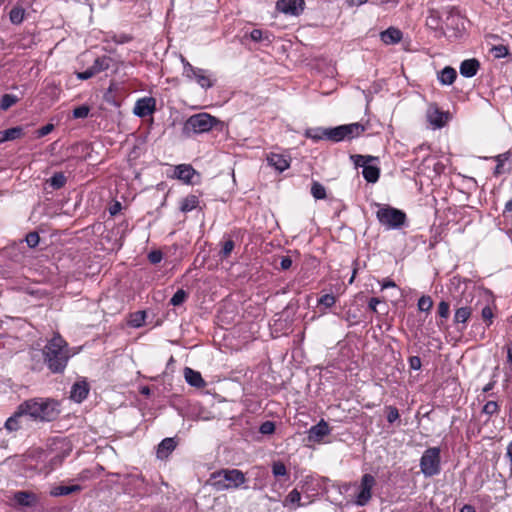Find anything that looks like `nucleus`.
I'll return each instance as SVG.
<instances>
[{"label": "nucleus", "mask_w": 512, "mask_h": 512, "mask_svg": "<svg viewBox=\"0 0 512 512\" xmlns=\"http://www.w3.org/2000/svg\"><path fill=\"white\" fill-rule=\"evenodd\" d=\"M44 363L53 374H62L72 357L68 343L59 335H54L42 349Z\"/></svg>", "instance_id": "obj_1"}, {"label": "nucleus", "mask_w": 512, "mask_h": 512, "mask_svg": "<svg viewBox=\"0 0 512 512\" xmlns=\"http://www.w3.org/2000/svg\"><path fill=\"white\" fill-rule=\"evenodd\" d=\"M21 413L35 421L51 422L60 414L59 403L52 398H32L21 403Z\"/></svg>", "instance_id": "obj_2"}, {"label": "nucleus", "mask_w": 512, "mask_h": 512, "mask_svg": "<svg viewBox=\"0 0 512 512\" xmlns=\"http://www.w3.org/2000/svg\"><path fill=\"white\" fill-rule=\"evenodd\" d=\"M247 482L245 473L239 469L224 468L213 472L210 475L209 483L216 491H225L231 489H246Z\"/></svg>", "instance_id": "obj_3"}, {"label": "nucleus", "mask_w": 512, "mask_h": 512, "mask_svg": "<svg viewBox=\"0 0 512 512\" xmlns=\"http://www.w3.org/2000/svg\"><path fill=\"white\" fill-rule=\"evenodd\" d=\"M220 121L208 113H198L190 116L184 123L182 133L185 137L192 134L209 132Z\"/></svg>", "instance_id": "obj_4"}, {"label": "nucleus", "mask_w": 512, "mask_h": 512, "mask_svg": "<svg viewBox=\"0 0 512 512\" xmlns=\"http://www.w3.org/2000/svg\"><path fill=\"white\" fill-rule=\"evenodd\" d=\"M376 218L379 223L387 229H399L405 225L407 221L405 212L389 205H379Z\"/></svg>", "instance_id": "obj_5"}, {"label": "nucleus", "mask_w": 512, "mask_h": 512, "mask_svg": "<svg viewBox=\"0 0 512 512\" xmlns=\"http://www.w3.org/2000/svg\"><path fill=\"white\" fill-rule=\"evenodd\" d=\"M365 131V127L356 122L346 125H340L333 128H326L327 140L332 142H340L345 139H353L360 136Z\"/></svg>", "instance_id": "obj_6"}, {"label": "nucleus", "mask_w": 512, "mask_h": 512, "mask_svg": "<svg viewBox=\"0 0 512 512\" xmlns=\"http://www.w3.org/2000/svg\"><path fill=\"white\" fill-rule=\"evenodd\" d=\"M439 447H430L424 451L420 459L421 472L426 477L438 475L441 471V457Z\"/></svg>", "instance_id": "obj_7"}, {"label": "nucleus", "mask_w": 512, "mask_h": 512, "mask_svg": "<svg viewBox=\"0 0 512 512\" xmlns=\"http://www.w3.org/2000/svg\"><path fill=\"white\" fill-rule=\"evenodd\" d=\"M183 74L186 78L194 79L199 86L204 89L213 87L215 80L211 78L208 70L192 66L184 57H182Z\"/></svg>", "instance_id": "obj_8"}, {"label": "nucleus", "mask_w": 512, "mask_h": 512, "mask_svg": "<svg viewBox=\"0 0 512 512\" xmlns=\"http://www.w3.org/2000/svg\"><path fill=\"white\" fill-rule=\"evenodd\" d=\"M376 484L375 477L371 474H364L355 494V503L358 506H365L372 498V489Z\"/></svg>", "instance_id": "obj_9"}, {"label": "nucleus", "mask_w": 512, "mask_h": 512, "mask_svg": "<svg viewBox=\"0 0 512 512\" xmlns=\"http://www.w3.org/2000/svg\"><path fill=\"white\" fill-rule=\"evenodd\" d=\"M305 6L304 0H278L276 7L280 12L290 15H299Z\"/></svg>", "instance_id": "obj_10"}, {"label": "nucleus", "mask_w": 512, "mask_h": 512, "mask_svg": "<svg viewBox=\"0 0 512 512\" xmlns=\"http://www.w3.org/2000/svg\"><path fill=\"white\" fill-rule=\"evenodd\" d=\"M133 111L135 115L142 118L151 115L155 111V99L144 97L137 100Z\"/></svg>", "instance_id": "obj_11"}, {"label": "nucleus", "mask_w": 512, "mask_h": 512, "mask_svg": "<svg viewBox=\"0 0 512 512\" xmlns=\"http://www.w3.org/2000/svg\"><path fill=\"white\" fill-rule=\"evenodd\" d=\"M330 431L328 423L322 419L309 429L308 438L310 441L320 442L325 436L330 434Z\"/></svg>", "instance_id": "obj_12"}, {"label": "nucleus", "mask_w": 512, "mask_h": 512, "mask_svg": "<svg viewBox=\"0 0 512 512\" xmlns=\"http://www.w3.org/2000/svg\"><path fill=\"white\" fill-rule=\"evenodd\" d=\"M427 119L435 128H441L448 120V113L440 111L436 106H431L427 111Z\"/></svg>", "instance_id": "obj_13"}, {"label": "nucleus", "mask_w": 512, "mask_h": 512, "mask_svg": "<svg viewBox=\"0 0 512 512\" xmlns=\"http://www.w3.org/2000/svg\"><path fill=\"white\" fill-rule=\"evenodd\" d=\"M89 393V385L86 381H77L73 384L70 398L75 402H82L84 399L87 398Z\"/></svg>", "instance_id": "obj_14"}, {"label": "nucleus", "mask_w": 512, "mask_h": 512, "mask_svg": "<svg viewBox=\"0 0 512 512\" xmlns=\"http://www.w3.org/2000/svg\"><path fill=\"white\" fill-rule=\"evenodd\" d=\"M268 164L274 167L277 171L283 172L290 166L289 159L282 154L270 153L267 156Z\"/></svg>", "instance_id": "obj_15"}, {"label": "nucleus", "mask_w": 512, "mask_h": 512, "mask_svg": "<svg viewBox=\"0 0 512 512\" xmlns=\"http://www.w3.org/2000/svg\"><path fill=\"white\" fill-rule=\"evenodd\" d=\"M480 63L477 59L471 58L461 62L459 70L460 74L464 77L470 78L477 74Z\"/></svg>", "instance_id": "obj_16"}, {"label": "nucleus", "mask_w": 512, "mask_h": 512, "mask_svg": "<svg viewBox=\"0 0 512 512\" xmlns=\"http://www.w3.org/2000/svg\"><path fill=\"white\" fill-rule=\"evenodd\" d=\"M175 177L185 183H192V178L196 174L194 168L189 164H180L175 167Z\"/></svg>", "instance_id": "obj_17"}, {"label": "nucleus", "mask_w": 512, "mask_h": 512, "mask_svg": "<svg viewBox=\"0 0 512 512\" xmlns=\"http://www.w3.org/2000/svg\"><path fill=\"white\" fill-rule=\"evenodd\" d=\"M184 377H185L186 382L193 387L202 388L206 385L200 372L195 371L189 367H186L184 369Z\"/></svg>", "instance_id": "obj_18"}, {"label": "nucleus", "mask_w": 512, "mask_h": 512, "mask_svg": "<svg viewBox=\"0 0 512 512\" xmlns=\"http://www.w3.org/2000/svg\"><path fill=\"white\" fill-rule=\"evenodd\" d=\"M14 500L19 505L24 507H32L38 501L37 496L34 493L28 491H17L14 494Z\"/></svg>", "instance_id": "obj_19"}, {"label": "nucleus", "mask_w": 512, "mask_h": 512, "mask_svg": "<svg viewBox=\"0 0 512 512\" xmlns=\"http://www.w3.org/2000/svg\"><path fill=\"white\" fill-rule=\"evenodd\" d=\"M176 448V442L173 438L163 439L157 448V457L159 459L167 458Z\"/></svg>", "instance_id": "obj_20"}, {"label": "nucleus", "mask_w": 512, "mask_h": 512, "mask_svg": "<svg viewBox=\"0 0 512 512\" xmlns=\"http://www.w3.org/2000/svg\"><path fill=\"white\" fill-rule=\"evenodd\" d=\"M380 37L385 44H396L401 41L402 32L397 28L390 27L381 32Z\"/></svg>", "instance_id": "obj_21"}, {"label": "nucleus", "mask_w": 512, "mask_h": 512, "mask_svg": "<svg viewBox=\"0 0 512 512\" xmlns=\"http://www.w3.org/2000/svg\"><path fill=\"white\" fill-rule=\"evenodd\" d=\"M82 490V486L80 485H70L64 486L59 485L55 486L51 489L50 495L53 497L66 496L72 493L80 492Z\"/></svg>", "instance_id": "obj_22"}, {"label": "nucleus", "mask_w": 512, "mask_h": 512, "mask_svg": "<svg viewBox=\"0 0 512 512\" xmlns=\"http://www.w3.org/2000/svg\"><path fill=\"white\" fill-rule=\"evenodd\" d=\"M112 63H113V59L109 56L104 55L101 57H97L94 60L91 68L96 75L102 71L108 70L111 67Z\"/></svg>", "instance_id": "obj_23"}, {"label": "nucleus", "mask_w": 512, "mask_h": 512, "mask_svg": "<svg viewBox=\"0 0 512 512\" xmlns=\"http://www.w3.org/2000/svg\"><path fill=\"white\" fill-rule=\"evenodd\" d=\"M23 135V129L20 126L12 127L0 131V143L12 141L20 138Z\"/></svg>", "instance_id": "obj_24"}, {"label": "nucleus", "mask_w": 512, "mask_h": 512, "mask_svg": "<svg viewBox=\"0 0 512 512\" xmlns=\"http://www.w3.org/2000/svg\"><path fill=\"white\" fill-rule=\"evenodd\" d=\"M456 77V70L450 66L445 67L438 74V79L443 85H451L455 81Z\"/></svg>", "instance_id": "obj_25"}, {"label": "nucleus", "mask_w": 512, "mask_h": 512, "mask_svg": "<svg viewBox=\"0 0 512 512\" xmlns=\"http://www.w3.org/2000/svg\"><path fill=\"white\" fill-rule=\"evenodd\" d=\"M364 179L369 183H375L379 179L380 176V170L377 166L371 165L370 163L368 165L364 166V169L362 171Z\"/></svg>", "instance_id": "obj_26"}, {"label": "nucleus", "mask_w": 512, "mask_h": 512, "mask_svg": "<svg viewBox=\"0 0 512 512\" xmlns=\"http://www.w3.org/2000/svg\"><path fill=\"white\" fill-rule=\"evenodd\" d=\"M471 314H472L471 307L464 306V307L457 308L455 311V314H454V323L455 324H463L465 326V324L471 317Z\"/></svg>", "instance_id": "obj_27"}, {"label": "nucleus", "mask_w": 512, "mask_h": 512, "mask_svg": "<svg viewBox=\"0 0 512 512\" xmlns=\"http://www.w3.org/2000/svg\"><path fill=\"white\" fill-rule=\"evenodd\" d=\"M26 415V413H21V404L18 406L17 411L9 417L5 422V427L9 431H16L20 428L19 419Z\"/></svg>", "instance_id": "obj_28"}, {"label": "nucleus", "mask_w": 512, "mask_h": 512, "mask_svg": "<svg viewBox=\"0 0 512 512\" xmlns=\"http://www.w3.org/2000/svg\"><path fill=\"white\" fill-rule=\"evenodd\" d=\"M199 204V199L196 195H188L181 201L180 210L184 213L190 212L195 209Z\"/></svg>", "instance_id": "obj_29"}, {"label": "nucleus", "mask_w": 512, "mask_h": 512, "mask_svg": "<svg viewBox=\"0 0 512 512\" xmlns=\"http://www.w3.org/2000/svg\"><path fill=\"white\" fill-rule=\"evenodd\" d=\"M270 37L271 33H269L268 31H263L261 29H253L250 32V38L254 42H266V44L268 45L271 43Z\"/></svg>", "instance_id": "obj_30"}, {"label": "nucleus", "mask_w": 512, "mask_h": 512, "mask_svg": "<svg viewBox=\"0 0 512 512\" xmlns=\"http://www.w3.org/2000/svg\"><path fill=\"white\" fill-rule=\"evenodd\" d=\"M66 181L67 178L62 172H56L47 180V183H49L53 189L58 190L66 184Z\"/></svg>", "instance_id": "obj_31"}, {"label": "nucleus", "mask_w": 512, "mask_h": 512, "mask_svg": "<svg viewBox=\"0 0 512 512\" xmlns=\"http://www.w3.org/2000/svg\"><path fill=\"white\" fill-rule=\"evenodd\" d=\"M305 136L307 138H310V139L316 141V142L323 140V139L327 140L326 128L317 127V128L307 129L305 131Z\"/></svg>", "instance_id": "obj_32"}, {"label": "nucleus", "mask_w": 512, "mask_h": 512, "mask_svg": "<svg viewBox=\"0 0 512 512\" xmlns=\"http://www.w3.org/2000/svg\"><path fill=\"white\" fill-rule=\"evenodd\" d=\"M351 160L355 166L362 167L364 169L365 165H368L372 161L378 160V158L370 155H351Z\"/></svg>", "instance_id": "obj_33"}, {"label": "nucleus", "mask_w": 512, "mask_h": 512, "mask_svg": "<svg viewBox=\"0 0 512 512\" xmlns=\"http://www.w3.org/2000/svg\"><path fill=\"white\" fill-rule=\"evenodd\" d=\"M235 243L232 239H227L222 243L219 257L221 260L228 258L234 250Z\"/></svg>", "instance_id": "obj_34"}, {"label": "nucleus", "mask_w": 512, "mask_h": 512, "mask_svg": "<svg viewBox=\"0 0 512 512\" xmlns=\"http://www.w3.org/2000/svg\"><path fill=\"white\" fill-rule=\"evenodd\" d=\"M272 474L278 477H288L289 473L285 464L281 461H274L272 463Z\"/></svg>", "instance_id": "obj_35"}, {"label": "nucleus", "mask_w": 512, "mask_h": 512, "mask_svg": "<svg viewBox=\"0 0 512 512\" xmlns=\"http://www.w3.org/2000/svg\"><path fill=\"white\" fill-rule=\"evenodd\" d=\"M145 319H146V312L145 311H137V312L131 314L129 324L134 328H139L144 324Z\"/></svg>", "instance_id": "obj_36"}, {"label": "nucleus", "mask_w": 512, "mask_h": 512, "mask_svg": "<svg viewBox=\"0 0 512 512\" xmlns=\"http://www.w3.org/2000/svg\"><path fill=\"white\" fill-rule=\"evenodd\" d=\"M511 152L507 151L505 153L497 155L494 159L497 162V165L494 169V175L498 176L502 173V167L505 161H508L510 159Z\"/></svg>", "instance_id": "obj_37"}, {"label": "nucleus", "mask_w": 512, "mask_h": 512, "mask_svg": "<svg viewBox=\"0 0 512 512\" xmlns=\"http://www.w3.org/2000/svg\"><path fill=\"white\" fill-rule=\"evenodd\" d=\"M311 194L315 199H325L326 189L321 183L314 181L311 186Z\"/></svg>", "instance_id": "obj_38"}, {"label": "nucleus", "mask_w": 512, "mask_h": 512, "mask_svg": "<svg viewBox=\"0 0 512 512\" xmlns=\"http://www.w3.org/2000/svg\"><path fill=\"white\" fill-rule=\"evenodd\" d=\"M18 102V97L13 94H4L1 97L0 108L2 110H8L11 106Z\"/></svg>", "instance_id": "obj_39"}, {"label": "nucleus", "mask_w": 512, "mask_h": 512, "mask_svg": "<svg viewBox=\"0 0 512 512\" xmlns=\"http://www.w3.org/2000/svg\"><path fill=\"white\" fill-rule=\"evenodd\" d=\"M188 297V293L183 289H178L170 299V304L173 306H179L185 302Z\"/></svg>", "instance_id": "obj_40"}, {"label": "nucleus", "mask_w": 512, "mask_h": 512, "mask_svg": "<svg viewBox=\"0 0 512 512\" xmlns=\"http://www.w3.org/2000/svg\"><path fill=\"white\" fill-rule=\"evenodd\" d=\"M417 306L420 311L428 312L433 307V301L430 296L423 295L419 298Z\"/></svg>", "instance_id": "obj_41"}, {"label": "nucleus", "mask_w": 512, "mask_h": 512, "mask_svg": "<svg viewBox=\"0 0 512 512\" xmlns=\"http://www.w3.org/2000/svg\"><path fill=\"white\" fill-rule=\"evenodd\" d=\"M426 24L431 29H438L440 27V17L437 11H431L427 17Z\"/></svg>", "instance_id": "obj_42"}, {"label": "nucleus", "mask_w": 512, "mask_h": 512, "mask_svg": "<svg viewBox=\"0 0 512 512\" xmlns=\"http://www.w3.org/2000/svg\"><path fill=\"white\" fill-rule=\"evenodd\" d=\"M9 16L13 24H20L24 20V10L15 7L10 11Z\"/></svg>", "instance_id": "obj_43"}, {"label": "nucleus", "mask_w": 512, "mask_h": 512, "mask_svg": "<svg viewBox=\"0 0 512 512\" xmlns=\"http://www.w3.org/2000/svg\"><path fill=\"white\" fill-rule=\"evenodd\" d=\"M335 302H336V298L333 294L322 295L318 300V304H321V305L325 306L326 308L332 307L335 304Z\"/></svg>", "instance_id": "obj_44"}, {"label": "nucleus", "mask_w": 512, "mask_h": 512, "mask_svg": "<svg viewBox=\"0 0 512 512\" xmlns=\"http://www.w3.org/2000/svg\"><path fill=\"white\" fill-rule=\"evenodd\" d=\"M301 500V494L297 489H293L285 499V505L287 504H298Z\"/></svg>", "instance_id": "obj_45"}, {"label": "nucleus", "mask_w": 512, "mask_h": 512, "mask_svg": "<svg viewBox=\"0 0 512 512\" xmlns=\"http://www.w3.org/2000/svg\"><path fill=\"white\" fill-rule=\"evenodd\" d=\"M89 111H90V109L86 105L78 106L73 110V117L76 119L86 118L89 114Z\"/></svg>", "instance_id": "obj_46"}, {"label": "nucleus", "mask_w": 512, "mask_h": 512, "mask_svg": "<svg viewBox=\"0 0 512 512\" xmlns=\"http://www.w3.org/2000/svg\"><path fill=\"white\" fill-rule=\"evenodd\" d=\"M437 313L438 315L441 317V318H444V319H447L449 317V314H450V306H449V303L446 302V301H441L439 304H438V310H437Z\"/></svg>", "instance_id": "obj_47"}, {"label": "nucleus", "mask_w": 512, "mask_h": 512, "mask_svg": "<svg viewBox=\"0 0 512 512\" xmlns=\"http://www.w3.org/2000/svg\"><path fill=\"white\" fill-rule=\"evenodd\" d=\"M482 319L487 323V326H490L493 322L494 313L490 306H485L481 311Z\"/></svg>", "instance_id": "obj_48"}, {"label": "nucleus", "mask_w": 512, "mask_h": 512, "mask_svg": "<svg viewBox=\"0 0 512 512\" xmlns=\"http://www.w3.org/2000/svg\"><path fill=\"white\" fill-rule=\"evenodd\" d=\"M25 240L30 248H35L39 244L40 237L37 232H30L27 234Z\"/></svg>", "instance_id": "obj_49"}, {"label": "nucleus", "mask_w": 512, "mask_h": 512, "mask_svg": "<svg viewBox=\"0 0 512 512\" xmlns=\"http://www.w3.org/2000/svg\"><path fill=\"white\" fill-rule=\"evenodd\" d=\"M387 421L389 423H394L396 420L399 419V411L394 406H388L387 408Z\"/></svg>", "instance_id": "obj_50"}, {"label": "nucleus", "mask_w": 512, "mask_h": 512, "mask_svg": "<svg viewBox=\"0 0 512 512\" xmlns=\"http://www.w3.org/2000/svg\"><path fill=\"white\" fill-rule=\"evenodd\" d=\"M259 431L264 435L272 434L275 431V424L272 421H265L261 424Z\"/></svg>", "instance_id": "obj_51"}, {"label": "nucleus", "mask_w": 512, "mask_h": 512, "mask_svg": "<svg viewBox=\"0 0 512 512\" xmlns=\"http://www.w3.org/2000/svg\"><path fill=\"white\" fill-rule=\"evenodd\" d=\"M498 404L495 401H488L484 407L483 412L487 415H493L498 411Z\"/></svg>", "instance_id": "obj_52"}, {"label": "nucleus", "mask_w": 512, "mask_h": 512, "mask_svg": "<svg viewBox=\"0 0 512 512\" xmlns=\"http://www.w3.org/2000/svg\"><path fill=\"white\" fill-rule=\"evenodd\" d=\"M163 258V254L161 251L159 250H154V251H151L149 254H148V260L152 263V264H157L159 262H161Z\"/></svg>", "instance_id": "obj_53"}, {"label": "nucleus", "mask_w": 512, "mask_h": 512, "mask_svg": "<svg viewBox=\"0 0 512 512\" xmlns=\"http://www.w3.org/2000/svg\"><path fill=\"white\" fill-rule=\"evenodd\" d=\"M76 76L79 80H87V79H90L92 78L93 76H95V73L94 71L92 70V68H88L87 70L83 71V72H77L76 73Z\"/></svg>", "instance_id": "obj_54"}, {"label": "nucleus", "mask_w": 512, "mask_h": 512, "mask_svg": "<svg viewBox=\"0 0 512 512\" xmlns=\"http://www.w3.org/2000/svg\"><path fill=\"white\" fill-rule=\"evenodd\" d=\"M409 366L413 370H419L421 368V359L418 356H411L409 357Z\"/></svg>", "instance_id": "obj_55"}, {"label": "nucleus", "mask_w": 512, "mask_h": 512, "mask_svg": "<svg viewBox=\"0 0 512 512\" xmlns=\"http://www.w3.org/2000/svg\"><path fill=\"white\" fill-rule=\"evenodd\" d=\"M54 129V125L53 124H46L44 125L43 127H41L40 129L37 130V136L38 137H44L46 135H48L50 132H52Z\"/></svg>", "instance_id": "obj_56"}, {"label": "nucleus", "mask_w": 512, "mask_h": 512, "mask_svg": "<svg viewBox=\"0 0 512 512\" xmlns=\"http://www.w3.org/2000/svg\"><path fill=\"white\" fill-rule=\"evenodd\" d=\"M114 42L118 43V44H124V43H128L132 40V37L129 36V35H126V34H120V35H116L114 36Z\"/></svg>", "instance_id": "obj_57"}, {"label": "nucleus", "mask_w": 512, "mask_h": 512, "mask_svg": "<svg viewBox=\"0 0 512 512\" xmlns=\"http://www.w3.org/2000/svg\"><path fill=\"white\" fill-rule=\"evenodd\" d=\"M292 266V259L288 256H284L281 258L280 267L282 270H288Z\"/></svg>", "instance_id": "obj_58"}, {"label": "nucleus", "mask_w": 512, "mask_h": 512, "mask_svg": "<svg viewBox=\"0 0 512 512\" xmlns=\"http://www.w3.org/2000/svg\"><path fill=\"white\" fill-rule=\"evenodd\" d=\"M493 50L495 51V56L500 58V57H504L507 55L508 53V50L505 46H496L493 48Z\"/></svg>", "instance_id": "obj_59"}, {"label": "nucleus", "mask_w": 512, "mask_h": 512, "mask_svg": "<svg viewBox=\"0 0 512 512\" xmlns=\"http://www.w3.org/2000/svg\"><path fill=\"white\" fill-rule=\"evenodd\" d=\"M381 303L379 298L373 297L369 300L368 307L373 312H377V305Z\"/></svg>", "instance_id": "obj_60"}, {"label": "nucleus", "mask_w": 512, "mask_h": 512, "mask_svg": "<svg viewBox=\"0 0 512 512\" xmlns=\"http://www.w3.org/2000/svg\"><path fill=\"white\" fill-rule=\"evenodd\" d=\"M507 362L512 364V343L507 346Z\"/></svg>", "instance_id": "obj_61"}, {"label": "nucleus", "mask_w": 512, "mask_h": 512, "mask_svg": "<svg viewBox=\"0 0 512 512\" xmlns=\"http://www.w3.org/2000/svg\"><path fill=\"white\" fill-rule=\"evenodd\" d=\"M460 512H476V511L472 505L466 504L461 508Z\"/></svg>", "instance_id": "obj_62"}, {"label": "nucleus", "mask_w": 512, "mask_h": 512, "mask_svg": "<svg viewBox=\"0 0 512 512\" xmlns=\"http://www.w3.org/2000/svg\"><path fill=\"white\" fill-rule=\"evenodd\" d=\"M507 212H512V199L506 202L505 209L503 211V214L505 215Z\"/></svg>", "instance_id": "obj_63"}, {"label": "nucleus", "mask_w": 512, "mask_h": 512, "mask_svg": "<svg viewBox=\"0 0 512 512\" xmlns=\"http://www.w3.org/2000/svg\"><path fill=\"white\" fill-rule=\"evenodd\" d=\"M507 456L510 459V466L512 468V441L509 443V445L507 447Z\"/></svg>", "instance_id": "obj_64"}]
</instances>
